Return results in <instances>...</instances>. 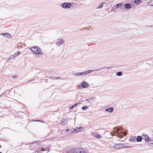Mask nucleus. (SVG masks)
<instances>
[{
    "label": "nucleus",
    "instance_id": "obj_1",
    "mask_svg": "<svg viewBox=\"0 0 153 153\" xmlns=\"http://www.w3.org/2000/svg\"><path fill=\"white\" fill-rule=\"evenodd\" d=\"M123 129L122 127H119L117 128H114L113 132L112 133V135H116L117 137L122 138L123 136L126 135L125 132L123 131Z\"/></svg>",
    "mask_w": 153,
    "mask_h": 153
},
{
    "label": "nucleus",
    "instance_id": "obj_2",
    "mask_svg": "<svg viewBox=\"0 0 153 153\" xmlns=\"http://www.w3.org/2000/svg\"><path fill=\"white\" fill-rule=\"evenodd\" d=\"M30 49L35 54H39L40 55H42V53L41 50L40 48L38 46H36L31 48Z\"/></svg>",
    "mask_w": 153,
    "mask_h": 153
},
{
    "label": "nucleus",
    "instance_id": "obj_3",
    "mask_svg": "<svg viewBox=\"0 0 153 153\" xmlns=\"http://www.w3.org/2000/svg\"><path fill=\"white\" fill-rule=\"evenodd\" d=\"M72 4L70 2H64L61 4V7L63 9H68L70 8Z\"/></svg>",
    "mask_w": 153,
    "mask_h": 153
},
{
    "label": "nucleus",
    "instance_id": "obj_4",
    "mask_svg": "<svg viewBox=\"0 0 153 153\" xmlns=\"http://www.w3.org/2000/svg\"><path fill=\"white\" fill-rule=\"evenodd\" d=\"M68 118L62 119L60 122V124L62 126H66L68 124V120H69Z\"/></svg>",
    "mask_w": 153,
    "mask_h": 153
},
{
    "label": "nucleus",
    "instance_id": "obj_5",
    "mask_svg": "<svg viewBox=\"0 0 153 153\" xmlns=\"http://www.w3.org/2000/svg\"><path fill=\"white\" fill-rule=\"evenodd\" d=\"M66 153H77V148H74L71 149H68L65 151Z\"/></svg>",
    "mask_w": 153,
    "mask_h": 153
},
{
    "label": "nucleus",
    "instance_id": "obj_6",
    "mask_svg": "<svg viewBox=\"0 0 153 153\" xmlns=\"http://www.w3.org/2000/svg\"><path fill=\"white\" fill-rule=\"evenodd\" d=\"M77 153H87V150L82 148H77Z\"/></svg>",
    "mask_w": 153,
    "mask_h": 153
},
{
    "label": "nucleus",
    "instance_id": "obj_7",
    "mask_svg": "<svg viewBox=\"0 0 153 153\" xmlns=\"http://www.w3.org/2000/svg\"><path fill=\"white\" fill-rule=\"evenodd\" d=\"M142 137L143 140L147 141H149L151 139L149 136L145 133H143L142 134Z\"/></svg>",
    "mask_w": 153,
    "mask_h": 153
},
{
    "label": "nucleus",
    "instance_id": "obj_8",
    "mask_svg": "<svg viewBox=\"0 0 153 153\" xmlns=\"http://www.w3.org/2000/svg\"><path fill=\"white\" fill-rule=\"evenodd\" d=\"M122 148H132L133 146H131L128 143H121Z\"/></svg>",
    "mask_w": 153,
    "mask_h": 153
},
{
    "label": "nucleus",
    "instance_id": "obj_9",
    "mask_svg": "<svg viewBox=\"0 0 153 153\" xmlns=\"http://www.w3.org/2000/svg\"><path fill=\"white\" fill-rule=\"evenodd\" d=\"M81 85L83 88H87L88 86V83L84 81L81 83Z\"/></svg>",
    "mask_w": 153,
    "mask_h": 153
},
{
    "label": "nucleus",
    "instance_id": "obj_10",
    "mask_svg": "<svg viewBox=\"0 0 153 153\" xmlns=\"http://www.w3.org/2000/svg\"><path fill=\"white\" fill-rule=\"evenodd\" d=\"M124 6L125 8L127 9H130L131 7V4L129 3L124 4Z\"/></svg>",
    "mask_w": 153,
    "mask_h": 153
},
{
    "label": "nucleus",
    "instance_id": "obj_11",
    "mask_svg": "<svg viewBox=\"0 0 153 153\" xmlns=\"http://www.w3.org/2000/svg\"><path fill=\"white\" fill-rule=\"evenodd\" d=\"M82 128L80 127H79L78 128L74 129H73V130H72V129L71 131L72 132H79L81 131H82L81 129H82Z\"/></svg>",
    "mask_w": 153,
    "mask_h": 153
},
{
    "label": "nucleus",
    "instance_id": "obj_12",
    "mask_svg": "<svg viewBox=\"0 0 153 153\" xmlns=\"http://www.w3.org/2000/svg\"><path fill=\"white\" fill-rule=\"evenodd\" d=\"M136 140L137 142H141L143 140L142 136H138L136 137Z\"/></svg>",
    "mask_w": 153,
    "mask_h": 153
},
{
    "label": "nucleus",
    "instance_id": "obj_13",
    "mask_svg": "<svg viewBox=\"0 0 153 153\" xmlns=\"http://www.w3.org/2000/svg\"><path fill=\"white\" fill-rule=\"evenodd\" d=\"M121 143L115 144L114 145V147L116 149L122 148Z\"/></svg>",
    "mask_w": 153,
    "mask_h": 153
},
{
    "label": "nucleus",
    "instance_id": "obj_14",
    "mask_svg": "<svg viewBox=\"0 0 153 153\" xmlns=\"http://www.w3.org/2000/svg\"><path fill=\"white\" fill-rule=\"evenodd\" d=\"M136 136H131L129 139V140L131 142H133L136 140Z\"/></svg>",
    "mask_w": 153,
    "mask_h": 153
},
{
    "label": "nucleus",
    "instance_id": "obj_15",
    "mask_svg": "<svg viewBox=\"0 0 153 153\" xmlns=\"http://www.w3.org/2000/svg\"><path fill=\"white\" fill-rule=\"evenodd\" d=\"M114 110V108L113 107H110L108 108H106L105 109L106 112H112Z\"/></svg>",
    "mask_w": 153,
    "mask_h": 153
},
{
    "label": "nucleus",
    "instance_id": "obj_16",
    "mask_svg": "<svg viewBox=\"0 0 153 153\" xmlns=\"http://www.w3.org/2000/svg\"><path fill=\"white\" fill-rule=\"evenodd\" d=\"M4 36L6 38H10L11 37V35H10L9 33H5Z\"/></svg>",
    "mask_w": 153,
    "mask_h": 153
},
{
    "label": "nucleus",
    "instance_id": "obj_17",
    "mask_svg": "<svg viewBox=\"0 0 153 153\" xmlns=\"http://www.w3.org/2000/svg\"><path fill=\"white\" fill-rule=\"evenodd\" d=\"M113 68V66H110V67H105V68H101L100 69H97L96 70L97 71H99L100 70H102V69H110L111 68Z\"/></svg>",
    "mask_w": 153,
    "mask_h": 153
},
{
    "label": "nucleus",
    "instance_id": "obj_18",
    "mask_svg": "<svg viewBox=\"0 0 153 153\" xmlns=\"http://www.w3.org/2000/svg\"><path fill=\"white\" fill-rule=\"evenodd\" d=\"M94 70H88V71H85V74L86 75L89 74L90 73L94 71Z\"/></svg>",
    "mask_w": 153,
    "mask_h": 153
},
{
    "label": "nucleus",
    "instance_id": "obj_19",
    "mask_svg": "<svg viewBox=\"0 0 153 153\" xmlns=\"http://www.w3.org/2000/svg\"><path fill=\"white\" fill-rule=\"evenodd\" d=\"M73 75H74L76 76H82V72L76 73L73 74Z\"/></svg>",
    "mask_w": 153,
    "mask_h": 153
},
{
    "label": "nucleus",
    "instance_id": "obj_20",
    "mask_svg": "<svg viewBox=\"0 0 153 153\" xmlns=\"http://www.w3.org/2000/svg\"><path fill=\"white\" fill-rule=\"evenodd\" d=\"M95 99V98H94V97H91L89 99H86V100L88 102H92V101L94 100Z\"/></svg>",
    "mask_w": 153,
    "mask_h": 153
},
{
    "label": "nucleus",
    "instance_id": "obj_21",
    "mask_svg": "<svg viewBox=\"0 0 153 153\" xmlns=\"http://www.w3.org/2000/svg\"><path fill=\"white\" fill-rule=\"evenodd\" d=\"M116 75L117 76H120L123 75V73L122 71H119L116 73Z\"/></svg>",
    "mask_w": 153,
    "mask_h": 153
},
{
    "label": "nucleus",
    "instance_id": "obj_22",
    "mask_svg": "<svg viewBox=\"0 0 153 153\" xmlns=\"http://www.w3.org/2000/svg\"><path fill=\"white\" fill-rule=\"evenodd\" d=\"M150 6H153V0H150L148 3Z\"/></svg>",
    "mask_w": 153,
    "mask_h": 153
},
{
    "label": "nucleus",
    "instance_id": "obj_23",
    "mask_svg": "<svg viewBox=\"0 0 153 153\" xmlns=\"http://www.w3.org/2000/svg\"><path fill=\"white\" fill-rule=\"evenodd\" d=\"M134 3L137 4L141 2L140 0H135L133 2Z\"/></svg>",
    "mask_w": 153,
    "mask_h": 153
},
{
    "label": "nucleus",
    "instance_id": "obj_24",
    "mask_svg": "<svg viewBox=\"0 0 153 153\" xmlns=\"http://www.w3.org/2000/svg\"><path fill=\"white\" fill-rule=\"evenodd\" d=\"M89 107V106L86 105H85L83 106L82 108V109L83 110H85L86 109H88Z\"/></svg>",
    "mask_w": 153,
    "mask_h": 153
},
{
    "label": "nucleus",
    "instance_id": "obj_25",
    "mask_svg": "<svg viewBox=\"0 0 153 153\" xmlns=\"http://www.w3.org/2000/svg\"><path fill=\"white\" fill-rule=\"evenodd\" d=\"M116 7L114 6H113L112 7H111V10L110 11H114L116 10ZM110 11H109V12Z\"/></svg>",
    "mask_w": 153,
    "mask_h": 153
},
{
    "label": "nucleus",
    "instance_id": "obj_26",
    "mask_svg": "<svg viewBox=\"0 0 153 153\" xmlns=\"http://www.w3.org/2000/svg\"><path fill=\"white\" fill-rule=\"evenodd\" d=\"M103 4L104 3L103 2L100 3L99 5L98 8L100 9L102 8L103 7Z\"/></svg>",
    "mask_w": 153,
    "mask_h": 153
},
{
    "label": "nucleus",
    "instance_id": "obj_27",
    "mask_svg": "<svg viewBox=\"0 0 153 153\" xmlns=\"http://www.w3.org/2000/svg\"><path fill=\"white\" fill-rule=\"evenodd\" d=\"M122 3H119L117 4L116 5V7L117 8H118L119 7H120L122 5Z\"/></svg>",
    "mask_w": 153,
    "mask_h": 153
},
{
    "label": "nucleus",
    "instance_id": "obj_28",
    "mask_svg": "<svg viewBox=\"0 0 153 153\" xmlns=\"http://www.w3.org/2000/svg\"><path fill=\"white\" fill-rule=\"evenodd\" d=\"M61 45H62L64 43L65 41L63 39H61L59 41Z\"/></svg>",
    "mask_w": 153,
    "mask_h": 153
},
{
    "label": "nucleus",
    "instance_id": "obj_29",
    "mask_svg": "<svg viewBox=\"0 0 153 153\" xmlns=\"http://www.w3.org/2000/svg\"><path fill=\"white\" fill-rule=\"evenodd\" d=\"M21 52L20 51H18L14 55L15 57L17 56L20 54H21Z\"/></svg>",
    "mask_w": 153,
    "mask_h": 153
},
{
    "label": "nucleus",
    "instance_id": "obj_30",
    "mask_svg": "<svg viewBox=\"0 0 153 153\" xmlns=\"http://www.w3.org/2000/svg\"><path fill=\"white\" fill-rule=\"evenodd\" d=\"M15 57V56L14 55H11L9 57V59H7V61H8L9 60H10V59H12Z\"/></svg>",
    "mask_w": 153,
    "mask_h": 153
},
{
    "label": "nucleus",
    "instance_id": "obj_31",
    "mask_svg": "<svg viewBox=\"0 0 153 153\" xmlns=\"http://www.w3.org/2000/svg\"><path fill=\"white\" fill-rule=\"evenodd\" d=\"M37 142H39V141H35L33 143H28L27 144L26 143V144H27V145H33L34 143H36Z\"/></svg>",
    "mask_w": 153,
    "mask_h": 153
},
{
    "label": "nucleus",
    "instance_id": "obj_32",
    "mask_svg": "<svg viewBox=\"0 0 153 153\" xmlns=\"http://www.w3.org/2000/svg\"><path fill=\"white\" fill-rule=\"evenodd\" d=\"M95 137L97 138H101V136L100 134H97L96 135Z\"/></svg>",
    "mask_w": 153,
    "mask_h": 153
},
{
    "label": "nucleus",
    "instance_id": "obj_33",
    "mask_svg": "<svg viewBox=\"0 0 153 153\" xmlns=\"http://www.w3.org/2000/svg\"><path fill=\"white\" fill-rule=\"evenodd\" d=\"M56 44L58 46H60L61 45L59 41L56 42Z\"/></svg>",
    "mask_w": 153,
    "mask_h": 153
},
{
    "label": "nucleus",
    "instance_id": "obj_34",
    "mask_svg": "<svg viewBox=\"0 0 153 153\" xmlns=\"http://www.w3.org/2000/svg\"><path fill=\"white\" fill-rule=\"evenodd\" d=\"M33 121H36V122H43L42 120H34Z\"/></svg>",
    "mask_w": 153,
    "mask_h": 153
},
{
    "label": "nucleus",
    "instance_id": "obj_35",
    "mask_svg": "<svg viewBox=\"0 0 153 153\" xmlns=\"http://www.w3.org/2000/svg\"><path fill=\"white\" fill-rule=\"evenodd\" d=\"M80 104L79 103H76L74 105H73L74 107L77 106L78 105V104Z\"/></svg>",
    "mask_w": 153,
    "mask_h": 153
},
{
    "label": "nucleus",
    "instance_id": "obj_36",
    "mask_svg": "<svg viewBox=\"0 0 153 153\" xmlns=\"http://www.w3.org/2000/svg\"><path fill=\"white\" fill-rule=\"evenodd\" d=\"M50 78L51 79H55V77L53 76H51L50 77Z\"/></svg>",
    "mask_w": 153,
    "mask_h": 153
},
{
    "label": "nucleus",
    "instance_id": "obj_37",
    "mask_svg": "<svg viewBox=\"0 0 153 153\" xmlns=\"http://www.w3.org/2000/svg\"><path fill=\"white\" fill-rule=\"evenodd\" d=\"M74 108V105H72L69 107V109H73Z\"/></svg>",
    "mask_w": 153,
    "mask_h": 153
},
{
    "label": "nucleus",
    "instance_id": "obj_38",
    "mask_svg": "<svg viewBox=\"0 0 153 153\" xmlns=\"http://www.w3.org/2000/svg\"><path fill=\"white\" fill-rule=\"evenodd\" d=\"M45 149L42 148L41 149V150H40V151H45Z\"/></svg>",
    "mask_w": 153,
    "mask_h": 153
},
{
    "label": "nucleus",
    "instance_id": "obj_39",
    "mask_svg": "<svg viewBox=\"0 0 153 153\" xmlns=\"http://www.w3.org/2000/svg\"><path fill=\"white\" fill-rule=\"evenodd\" d=\"M61 77H55V79H60Z\"/></svg>",
    "mask_w": 153,
    "mask_h": 153
},
{
    "label": "nucleus",
    "instance_id": "obj_40",
    "mask_svg": "<svg viewBox=\"0 0 153 153\" xmlns=\"http://www.w3.org/2000/svg\"><path fill=\"white\" fill-rule=\"evenodd\" d=\"M149 145L150 146H153V143H149Z\"/></svg>",
    "mask_w": 153,
    "mask_h": 153
},
{
    "label": "nucleus",
    "instance_id": "obj_41",
    "mask_svg": "<svg viewBox=\"0 0 153 153\" xmlns=\"http://www.w3.org/2000/svg\"><path fill=\"white\" fill-rule=\"evenodd\" d=\"M17 76H16V75H14V76H13V78H17Z\"/></svg>",
    "mask_w": 153,
    "mask_h": 153
},
{
    "label": "nucleus",
    "instance_id": "obj_42",
    "mask_svg": "<svg viewBox=\"0 0 153 153\" xmlns=\"http://www.w3.org/2000/svg\"><path fill=\"white\" fill-rule=\"evenodd\" d=\"M82 75H85V72H82Z\"/></svg>",
    "mask_w": 153,
    "mask_h": 153
},
{
    "label": "nucleus",
    "instance_id": "obj_43",
    "mask_svg": "<svg viewBox=\"0 0 153 153\" xmlns=\"http://www.w3.org/2000/svg\"><path fill=\"white\" fill-rule=\"evenodd\" d=\"M34 80V79H31V80H30L28 81L27 82H31V81H33Z\"/></svg>",
    "mask_w": 153,
    "mask_h": 153
},
{
    "label": "nucleus",
    "instance_id": "obj_44",
    "mask_svg": "<svg viewBox=\"0 0 153 153\" xmlns=\"http://www.w3.org/2000/svg\"><path fill=\"white\" fill-rule=\"evenodd\" d=\"M70 131V129H68L66 130L65 131L66 132H68L69 131Z\"/></svg>",
    "mask_w": 153,
    "mask_h": 153
},
{
    "label": "nucleus",
    "instance_id": "obj_45",
    "mask_svg": "<svg viewBox=\"0 0 153 153\" xmlns=\"http://www.w3.org/2000/svg\"><path fill=\"white\" fill-rule=\"evenodd\" d=\"M1 35H3V36H4L5 35V33H1Z\"/></svg>",
    "mask_w": 153,
    "mask_h": 153
},
{
    "label": "nucleus",
    "instance_id": "obj_46",
    "mask_svg": "<svg viewBox=\"0 0 153 153\" xmlns=\"http://www.w3.org/2000/svg\"><path fill=\"white\" fill-rule=\"evenodd\" d=\"M1 145H0V148H1Z\"/></svg>",
    "mask_w": 153,
    "mask_h": 153
},
{
    "label": "nucleus",
    "instance_id": "obj_47",
    "mask_svg": "<svg viewBox=\"0 0 153 153\" xmlns=\"http://www.w3.org/2000/svg\"><path fill=\"white\" fill-rule=\"evenodd\" d=\"M46 82H47V80H46Z\"/></svg>",
    "mask_w": 153,
    "mask_h": 153
},
{
    "label": "nucleus",
    "instance_id": "obj_48",
    "mask_svg": "<svg viewBox=\"0 0 153 153\" xmlns=\"http://www.w3.org/2000/svg\"><path fill=\"white\" fill-rule=\"evenodd\" d=\"M72 4H74V3H72Z\"/></svg>",
    "mask_w": 153,
    "mask_h": 153
}]
</instances>
